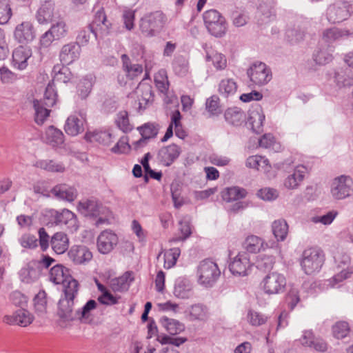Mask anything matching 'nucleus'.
I'll return each mask as SVG.
<instances>
[{"mask_svg":"<svg viewBox=\"0 0 353 353\" xmlns=\"http://www.w3.org/2000/svg\"><path fill=\"white\" fill-rule=\"evenodd\" d=\"M166 17L161 11H155L144 15L140 21V30L146 37H154L163 29Z\"/></svg>","mask_w":353,"mask_h":353,"instance_id":"f257e3e1","label":"nucleus"},{"mask_svg":"<svg viewBox=\"0 0 353 353\" xmlns=\"http://www.w3.org/2000/svg\"><path fill=\"white\" fill-rule=\"evenodd\" d=\"M325 261L323 252L319 248H310L303 251L301 265L306 274L319 272Z\"/></svg>","mask_w":353,"mask_h":353,"instance_id":"f03ea898","label":"nucleus"},{"mask_svg":"<svg viewBox=\"0 0 353 353\" xmlns=\"http://www.w3.org/2000/svg\"><path fill=\"white\" fill-rule=\"evenodd\" d=\"M220 274V270L215 262L208 259L203 260L200 262L197 268L198 282L204 287H212Z\"/></svg>","mask_w":353,"mask_h":353,"instance_id":"7ed1b4c3","label":"nucleus"},{"mask_svg":"<svg viewBox=\"0 0 353 353\" xmlns=\"http://www.w3.org/2000/svg\"><path fill=\"white\" fill-rule=\"evenodd\" d=\"M69 31V27L63 19L52 21L50 29L43 33L41 37L39 43L42 48H48L53 41H59L65 38Z\"/></svg>","mask_w":353,"mask_h":353,"instance_id":"20e7f679","label":"nucleus"},{"mask_svg":"<svg viewBox=\"0 0 353 353\" xmlns=\"http://www.w3.org/2000/svg\"><path fill=\"white\" fill-rule=\"evenodd\" d=\"M353 179L349 175L341 174L333 179L330 184V194L335 200H343L351 196Z\"/></svg>","mask_w":353,"mask_h":353,"instance_id":"39448f33","label":"nucleus"},{"mask_svg":"<svg viewBox=\"0 0 353 353\" xmlns=\"http://www.w3.org/2000/svg\"><path fill=\"white\" fill-rule=\"evenodd\" d=\"M129 97L134 101V106L139 112L143 111L153 102L152 88L149 83L141 82Z\"/></svg>","mask_w":353,"mask_h":353,"instance_id":"423d86ee","label":"nucleus"},{"mask_svg":"<svg viewBox=\"0 0 353 353\" xmlns=\"http://www.w3.org/2000/svg\"><path fill=\"white\" fill-rule=\"evenodd\" d=\"M286 284L285 276L278 272L268 273L261 283L264 293L268 295L283 293L285 291Z\"/></svg>","mask_w":353,"mask_h":353,"instance_id":"0eeeda50","label":"nucleus"},{"mask_svg":"<svg viewBox=\"0 0 353 353\" xmlns=\"http://www.w3.org/2000/svg\"><path fill=\"white\" fill-rule=\"evenodd\" d=\"M203 20L209 32L216 37L223 36L226 32V23L223 17L215 10L205 12Z\"/></svg>","mask_w":353,"mask_h":353,"instance_id":"6e6552de","label":"nucleus"},{"mask_svg":"<svg viewBox=\"0 0 353 353\" xmlns=\"http://www.w3.org/2000/svg\"><path fill=\"white\" fill-rule=\"evenodd\" d=\"M78 210L85 216L98 218L95 223L97 226L104 223L106 221L101 215L105 214L107 210L97 200L90 199L79 202Z\"/></svg>","mask_w":353,"mask_h":353,"instance_id":"1a4fd4ad","label":"nucleus"},{"mask_svg":"<svg viewBox=\"0 0 353 353\" xmlns=\"http://www.w3.org/2000/svg\"><path fill=\"white\" fill-rule=\"evenodd\" d=\"M250 80L256 85H263L272 79L271 70L262 62L253 63L247 71Z\"/></svg>","mask_w":353,"mask_h":353,"instance_id":"9d476101","label":"nucleus"},{"mask_svg":"<svg viewBox=\"0 0 353 353\" xmlns=\"http://www.w3.org/2000/svg\"><path fill=\"white\" fill-rule=\"evenodd\" d=\"M350 14V5L346 1H337L330 4L325 12L326 18L331 23L342 22L347 19Z\"/></svg>","mask_w":353,"mask_h":353,"instance_id":"9b49d317","label":"nucleus"},{"mask_svg":"<svg viewBox=\"0 0 353 353\" xmlns=\"http://www.w3.org/2000/svg\"><path fill=\"white\" fill-rule=\"evenodd\" d=\"M307 172V168L305 165L302 164L293 165L287 172V176L283 182L285 188L288 190L298 189L303 183Z\"/></svg>","mask_w":353,"mask_h":353,"instance_id":"f8f14e48","label":"nucleus"},{"mask_svg":"<svg viewBox=\"0 0 353 353\" xmlns=\"http://www.w3.org/2000/svg\"><path fill=\"white\" fill-rule=\"evenodd\" d=\"M252 265L250 254L247 252H241L231 259L229 269L234 276H245L248 274Z\"/></svg>","mask_w":353,"mask_h":353,"instance_id":"ddd939ff","label":"nucleus"},{"mask_svg":"<svg viewBox=\"0 0 353 353\" xmlns=\"http://www.w3.org/2000/svg\"><path fill=\"white\" fill-rule=\"evenodd\" d=\"M245 248L248 252L256 253L271 248L279 251V244L274 241L265 242L263 239L255 235L248 236L245 241Z\"/></svg>","mask_w":353,"mask_h":353,"instance_id":"4468645a","label":"nucleus"},{"mask_svg":"<svg viewBox=\"0 0 353 353\" xmlns=\"http://www.w3.org/2000/svg\"><path fill=\"white\" fill-rule=\"evenodd\" d=\"M35 36V30L30 21H23L18 24L14 30V38L21 44H28L32 42Z\"/></svg>","mask_w":353,"mask_h":353,"instance_id":"2eb2a0df","label":"nucleus"},{"mask_svg":"<svg viewBox=\"0 0 353 353\" xmlns=\"http://www.w3.org/2000/svg\"><path fill=\"white\" fill-rule=\"evenodd\" d=\"M117 243V234L109 230H103L97 237V249L100 253L103 254L110 253Z\"/></svg>","mask_w":353,"mask_h":353,"instance_id":"dca6fc26","label":"nucleus"},{"mask_svg":"<svg viewBox=\"0 0 353 353\" xmlns=\"http://www.w3.org/2000/svg\"><path fill=\"white\" fill-rule=\"evenodd\" d=\"M52 216L54 217L57 225H64L70 232H76L79 228L76 215L69 210L63 209L61 212L52 211Z\"/></svg>","mask_w":353,"mask_h":353,"instance_id":"f3484780","label":"nucleus"},{"mask_svg":"<svg viewBox=\"0 0 353 353\" xmlns=\"http://www.w3.org/2000/svg\"><path fill=\"white\" fill-rule=\"evenodd\" d=\"M33 320V315L25 309H18L12 314L6 315L3 318L5 323L21 327H27L32 323Z\"/></svg>","mask_w":353,"mask_h":353,"instance_id":"a211bd4d","label":"nucleus"},{"mask_svg":"<svg viewBox=\"0 0 353 353\" xmlns=\"http://www.w3.org/2000/svg\"><path fill=\"white\" fill-rule=\"evenodd\" d=\"M41 270L36 261H32L23 266L19 272V276L21 282L32 283L40 276Z\"/></svg>","mask_w":353,"mask_h":353,"instance_id":"6ab92c4d","label":"nucleus"},{"mask_svg":"<svg viewBox=\"0 0 353 353\" xmlns=\"http://www.w3.org/2000/svg\"><path fill=\"white\" fill-rule=\"evenodd\" d=\"M264 120L265 114L259 105H256L250 109L248 123L251 126V129L254 132L259 134L263 132Z\"/></svg>","mask_w":353,"mask_h":353,"instance_id":"aec40b11","label":"nucleus"},{"mask_svg":"<svg viewBox=\"0 0 353 353\" xmlns=\"http://www.w3.org/2000/svg\"><path fill=\"white\" fill-rule=\"evenodd\" d=\"M81 54V47L75 42H70L62 46L60 53V61L69 65L77 60Z\"/></svg>","mask_w":353,"mask_h":353,"instance_id":"412c9836","label":"nucleus"},{"mask_svg":"<svg viewBox=\"0 0 353 353\" xmlns=\"http://www.w3.org/2000/svg\"><path fill=\"white\" fill-rule=\"evenodd\" d=\"M173 294L175 297L181 299H188L193 296V287L190 281L184 277L176 279Z\"/></svg>","mask_w":353,"mask_h":353,"instance_id":"4be33fe9","label":"nucleus"},{"mask_svg":"<svg viewBox=\"0 0 353 353\" xmlns=\"http://www.w3.org/2000/svg\"><path fill=\"white\" fill-rule=\"evenodd\" d=\"M84 139L88 142H97L99 143L109 145L115 139L114 133L110 130L88 131Z\"/></svg>","mask_w":353,"mask_h":353,"instance_id":"5701e85b","label":"nucleus"},{"mask_svg":"<svg viewBox=\"0 0 353 353\" xmlns=\"http://www.w3.org/2000/svg\"><path fill=\"white\" fill-rule=\"evenodd\" d=\"M42 139L52 148H61L64 143V134L61 130L50 125L46 129Z\"/></svg>","mask_w":353,"mask_h":353,"instance_id":"b1692460","label":"nucleus"},{"mask_svg":"<svg viewBox=\"0 0 353 353\" xmlns=\"http://www.w3.org/2000/svg\"><path fill=\"white\" fill-rule=\"evenodd\" d=\"M85 119L82 115H70L66 120L64 130L70 136H77L84 131Z\"/></svg>","mask_w":353,"mask_h":353,"instance_id":"393cba45","label":"nucleus"},{"mask_svg":"<svg viewBox=\"0 0 353 353\" xmlns=\"http://www.w3.org/2000/svg\"><path fill=\"white\" fill-rule=\"evenodd\" d=\"M89 26L96 30L99 35L102 36L108 33L111 23L107 19L103 8H99L96 11L94 19Z\"/></svg>","mask_w":353,"mask_h":353,"instance_id":"a878e982","label":"nucleus"},{"mask_svg":"<svg viewBox=\"0 0 353 353\" xmlns=\"http://www.w3.org/2000/svg\"><path fill=\"white\" fill-rule=\"evenodd\" d=\"M32 56V50L28 46H19L12 53V62L14 66L23 70L28 66V60Z\"/></svg>","mask_w":353,"mask_h":353,"instance_id":"bb28decb","label":"nucleus"},{"mask_svg":"<svg viewBox=\"0 0 353 353\" xmlns=\"http://www.w3.org/2000/svg\"><path fill=\"white\" fill-rule=\"evenodd\" d=\"M274 3L273 0L262 1L258 7V23L261 25L268 23L275 18Z\"/></svg>","mask_w":353,"mask_h":353,"instance_id":"cd10ccee","label":"nucleus"},{"mask_svg":"<svg viewBox=\"0 0 353 353\" xmlns=\"http://www.w3.org/2000/svg\"><path fill=\"white\" fill-rule=\"evenodd\" d=\"M301 343L319 352H325L327 350V343L320 338H316L311 330H305L300 339Z\"/></svg>","mask_w":353,"mask_h":353,"instance_id":"c85d7f7f","label":"nucleus"},{"mask_svg":"<svg viewBox=\"0 0 353 353\" xmlns=\"http://www.w3.org/2000/svg\"><path fill=\"white\" fill-rule=\"evenodd\" d=\"M137 129L142 138L134 143L135 149L145 145L147 140L154 138L159 132L158 125L152 123H146Z\"/></svg>","mask_w":353,"mask_h":353,"instance_id":"c756f323","label":"nucleus"},{"mask_svg":"<svg viewBox=\"0 0 353 353\" xmlns=\"http://www.w3.org/2000/svg\"><path fill=\"white\" fill-rule=\"evenodd\" d=\"M180 153V148L176 144H171L159 150L158 158L163 165L169 166L179 157Z\"/></svg>","mask_w":353,"mask_h":353,"instance_id":"7c9ffc66","label":"nucleus"},{"mask_svg":"<svg viewBox=\"0 0 353 353\" xmlns=\"http://www.w3.org/2000/svg\"><path fill=\"white\" fill-rule=\"evenodd\" d=\"M69 258L76 264H83L90 261L92 254L84 245H74L68 252Z\"/></svg>","mask_w":353,"mask_h":353,"instance_id":"2f4dec72","label":"nucleus"},{"mask_svg":"<svg viewBox=\"0 0 353 353\" xmlns=\"http://www.w3.org/2000/svg\"><path fill=\"white\" fill-rule=\"evenodd\" d=\"M50 193L57 199L69 202L73 201L77 196L76 189L66 184H59L54 186L50 190Z\"/></svg>","mask_w":353,"mask_h":353,"instance_id":"473e14b6","label":"nucleus"},{"mask_svg":"<svg viewBox=\"0 0 353 353\" xmlns=\"http://www.w3.org/2000/svg\"><path fill=\"white\" fill-rule=\"evenodd\" d=\"M54 3L52 0H45L37 12V20L40 24L52 21Z\"/></svg>","mask_w":353,"mask_h":353,"instance_id":"72a5a7b5","label":"nucleus"},{"mask_svg":"<svg viewBox=\"0 0 353 353\" xmlns=\"http://www.w3.org/2000/svg\"><path fill=\"white\" fill-rule=\"evenodd\" d=\"M353 35V32L347 29L331 28L323 32V39L327 43H333L345 39Z\"/></svg>","mask_w":353,"mask_h":353,"instance_id":"f704fd0d","label":"nucleus"},{"mask_svg":"<svg viewBox=\"0 0 353 353\" xmlns=\"http://www.w3.org/2000/svg\"><path fill=\"white\" fill-rule=\"evenodd\" d=\"M271 228L272 234L276 239L275 242L277 244L278 242H282L286 239L289 232V226L285 219H279L274 221Z\"/></svg>","mask_w":353,"mask_h":353,"instance_id":"c9c22d12","label":"nucleus"},{"mask_svg":"<svg viewBox=\"0 0 353 353\" xmlns=\"http://www.w3.org/2000/svg\"><path fill=\"white\" fill-rule=\"evenodd\" d=\"M352 274H353V267L341 270L339 273L334 274L330 279L325 280L323 285L327 288H339L345 280L351 277Z\"/></svg>","mask_w":353,"mask_h":353,"instance_id":"e433bc0d","label":"nucleus"},{"mask_svg":"<svg viewBox=\"0 0 353 353\" xmlns=\"http://www.w3.org/2000/svg\"><path fill=\"white\" fill-rule=\"evenodd\" d=\"M52 250L58 254L64 253L69 247V239L63 232H57L50 241Z\"/></svg>","mask_w":353,"mask_h":353,"instance_id":"4c0bfd02","label":"nucleus"},{"mask_svg":"<svg viewBox=\"0 0 353 353\" xmlns=\"http://www.w3.org/2000/svg\"><path fill=\"white\" fill-rule=\"evenodd\" d=\"M74 304V299L61 297L58 303V315L65 321L73 319L72 311Z\"/></svg>","mask_w":353,"mask_h":353,"instance_id":"58836bf2","label":"nucleus"},{"mask_svg":"<svg viewBox=\"0 0 353 353\" xmlns=\"http://www.w3.org/2000/svg\"><path fill=\"white\" fill-rule=\"evenodd\" d=\"M121 60L123 70L126 72V75L128 78L133 79L142 74V65L138 63L132 64L128 55L125 54H122Z\"/></svg>","mask_w":353,"mask_h":353,"instance_id":"ea45409f","label":"nucleus"},{"mask_svg":"<svg viewBox=\"0 0 353 353\" xmlns=\"http://www.w3.org/2000/svg\"><path fill=\"white\" fill-rule=\"evenodd\" d=\"M189 314L191 321L204 322L210 317V312L208 307L201 303L192 305L190 308Z\"/></svg>","mask_w":353,"mask_h":353,"instance_id":"a19ab883","label":"nucleus"},{"mask_svg":"<svg viewBox=\"0 0 353 353\" xmlns=\"http://www.w3.org/2000/svg\"><path fill=\"white\" fill-rule=\"evenodd\" d=\"M227 122L233 125H240L245 120L244 112L237 107L228 108L224 114Z\"/></svg>","mask_w":353,"mask_h":353,"instance_id":"79ce46f5","label":"nucleus"},{"mask_svg":"<svg viewBox=\"0 0 353 353\" xmlns=\"http://www.w3.org/2000/svg\"><path fill=\"white\" fill-rule=\"evenodd\" d=\"M69 276L68 270L59 264L54 265L49 273L50 281L56 285L62 284Z\"/></svg>","mask_w":353,"mask_h":353,"instance_id":"37998d69","label":"nucleus"},{"mask_svg":"<svg viewBox=\"0 0 353 353\" xmlns=\"http://www.w3.org/2000/svg\"><path fill=\"white\" fill-rule=\"evenodd\" d=\"M334 79L339 88L350 87L353 85V72L350 68L341 70L335 72Z\"/></svg>","mask_w":353,"mask_h":353,"instance_id":"c03bdc74","label":"nucleus"},{"mask_svg":"<svg viewBox=\"0 0 353 353\" xmlns=\"http://www.w3.org/2000/svg\"><path fill=\"white\" fill-rule=\"evenodd\" d=\"M161 323L167 332L172 335L178 334L185 329L183 323L179 322L178 320L170 319L166 316H163L161 319Z\"/></svg>","mask_w":353,"mask_h":353,"instance_id":"a18cd8bd","label":"nucleus"},{"mask_svg":"<svg viewBox=\"0 0 353 353\" xmlns=\"http://www.w3.org/2000/svg\"><path fill=\"white\" fill-rule=\"evenodd\" d=\"M134 278L131 272H127L122 276L112 281V288L114 291L123 292L128 290Z\"/></svg>","mask_w":353,"mask_h":353,"instance_id":"49530a36","label":"nucleus"},{"mask_svg":"<svg viewBox=\"0 0 353 353\" xmlns=\"http://www.w3.org/2000/svg\"><path fill=\"white\" fill-rule=\"evenodd\" d=\"M63 285V297L74 299L77 297L79 292V285L78 281L71 276L66 277V280L62 283Z\"/></svg>","mask_w":353,"mask_h":353,"instance_id":"de8ad7c7","label":"nucleus"},{"mask_svg":"<svg viewBox=\"0 0 353 353\" xmlns=\"http://www.w3.org/2000/svg\"><path fill=\"white\" fill-rule=\"evenodd\" d=\"M247 192L244 188L234 186L228 188L222 192V198L227 202H231L246 196Z\"/></svg>","mask_w":353,"mask_h":353,"instance_id":"09e8293b","label":"nucleus"},{"mask_svg":"<svg viewBox=\"0 0 353 353\" xmlns=\"http://www.w3.org/2000/svg\"><path fill=\"white\" fill-rule=\"evenodd\" d=\"M33 105L34 108V120L38 125H42L46 119L50 115L49 107L45 105V104L39 100H34L33 101Z\"/></svg>","mask_w":353,"mask_h":353,"instance_id":"8fccbe9b","label":"nucleus"},{"mask_svg":"<svg viewBox=\"0 0 353 353\" xmlns=\"http://www.w3.org/2000/svg\"><path fill=\"white\" fill-rule=\"evenodd\" d=\"M237 90V84L233 79H222L219 85V92L223 97L234 95Z\"/></svg>","mask_w":353,"mask_h":353,"instance_id":"3c124183","label":"nucleus"},{"mask_svg":"<svg viewBox=\"0 0 353 353\" xmlns=\"http://www.w3.org/2000/svg\"><path fill=\"white\" fill-rule=\"evenodd\" d=\"M205 59L207 61H212L214 67L217 70H223L227 67V59L221 53L212 52L210 54L207 52Z\"/></svg>","mask_w":353,"mask_h":353,"instance_id":"603ef678","label":"nucleus"},{"mask_svg":"<svg viewBox=\"0 0 353 353\" xmlns=\"http://www.w3.org/2000/svg\"><path fill=\"white\" fill-rule=\"evenodd\" d=\"M34 306L35 312L39 316H43L46 313L47 300L46 293L44 290H40L34 296Z\"/></svg>","mask_w":353,"mask_h":353,"instance_id":"864d4df0","label":"nucleus"},{"mask_svg":"<svg viewBox=\"0 0 353 353\" xmlns=\"http://www.w3.org/2000/svg\"><path fill=\"white\" fill-rule=\"evenodd\" d=\"M94 83V77L92 75H88L81 80L78 85V92L81 99H85L89 95Z\"/></svg>","mask_w":353,"mask_h":353,"instance_id":"5fc2aeb1","label":"nucleus"},{"mask_svg":"<svg viewBox=\"0 0 353 353\" xmlns=\"http://www.w3.org/2000/svg\"><path fill=\"white\" fill-rule=\"evenodd\" d=\"M53 71L54 72L53 81L66 83L72 79V74L66 66H54Z\"/></svg>","mask_w":353,"mask_h":353,"instance_id":"6e6d98bb","label":"nucleus"},{"mask_svg":"<svg viewBox=\"0 0 353 353\" xmlns=\"http://www.w3.org/2000/svg\"><path fill=\"white\" fill-rule=\"evenodd\" d=\"M247 320L252 326L259 327L268 321V316L259 312L250 310L248 312Z\"/></svg>","mask_w":353,"mask_h":353,"instance_id":"4d7b16f0","label":"nucleus"},{"mask_svg":"<svg viewBox=\"0 0 353 353\" xmlns=\"http://www.w3.org/2000/svg\"><path fill=\"white\" fill-rule=\"evenodd\" d=\"M98 36L99 34L97 33L96 30H94V29L88 26L79 31L77 37V42L75 43L80 47L81 46H83L88 43L92 37H94L97 39Z\"/></svg>","mask_w":353,"mask_h":353,"instance_id":"13d9d810","label":"nucleus"},{"mask_svg":"<svg viewBox=\"0 0 353 353\" xmlns=\"http://www.w3.org/2000/svg\"><path fill=\"white\" fill-rule=\"evenodd\" d=\"M285 35L290 42L297 43L303 39L305 31L299 26L294 25L287 28Z\"/></svg>","mask_w":353,"mask_h":353,"instance_id":"bf43d9fd","label":"nucleus"},{"mask_svg":"<svg viewBox=\"0 0 353 353\" xmlns=\"http://www.w3.org/2000/svg\"><path fill=\"white\" fill-rule=\"evenodd\" d=\"M180 254L181 250L178 248H173L167 250L164 254V268L170 269L174 266Z\"/></svg>","mask_w":353,"mask_h":353,"instance_id":"052dcab7","label":"nucleus"},{"mask_svg":"<svg viewBox=\"0 0 353 353\" xmlns=\"http://www.w3.org/2000/svg\"><path fill=\"white\" fill-rule=\"evenodd\" d=\"M179 231L182 234V236L173 238L170 241L177 242L180 241H184L190 236L192 230L189 218L184 217L179 221Z\"/></svg>","mask_w":353,"mask_h":353,"instance_id":"680f3d73","label":"nucleus"},{"mask_svg":"<svg viewBox=\"0 0 353 353\" xmlns=\"http://www.w3.org/2000/svg\"><path fill=\"white\" fill-rule=\"evenodd\" d=\"M154 82L157 89L161 92H167L169 87V83L165 70H161L155 74Z\"/></svg>","mask_w":353,"mask_h":353,"instance_id":"e2e57ef3","label":"nucleus"},{"mask_svg":"<svg viewBox=\"0 0 353 353\" xmlns=\"http://www.w3.org/2000/svg\"><path fill=\"white\" fill-rule=\"evenodd\" d=\"M313 59L318 65H325L332 60V54L327 49H319L314 53Z\"/></svg>","mask_w":353,"mask_h":353,"instance_id":"0e129e2a","label":"nucleus"},{"mask_svg":"<svg viewBox=\"0 0 353 353\" xmlns=\"http://www.w3.org/2000/svg\"><path fill=\"white\" fill-rule=\"evenodd\" d=\"M57 94L54 88V83H49L46 88L43 101L46 106L52 107L57 101Z\"/></svg>","mask_w":353,"mask_h":353,"instance_id":"69168bd1","label":"nucleus"},{"mask_svg":"<svg viewBox=\"0 0 353 353\" xmlns=\"http://www.w3.org/2000/svg\"><path fill=\"white\" fill-rule=\"evenodd\" d=\"M350 332V327L345 321H339L332 326L333 336L336 339H343Z\"/></svg>","mask_w":353,"mask_h":353,"instance_id":"338daca9","label":"nucleus"},{"mask_svg":"<svg viewBox=\"0 0 353 353\" xmlns=\"http://www.w3.org/2000/svg\"><path fill=\"white\" fill-rule=\"evenodd\" d=\"M338 212L335 210L329 211L325 214L312 216L311 221L314 223H321L324 225H329L333 222Z\"/></svg>","mask_w":353,"mask_h":353,"instance_id":"774afa93","label":"nucleus"}]
</instances>
